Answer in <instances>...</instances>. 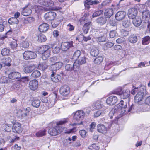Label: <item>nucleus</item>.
<instances>
[{
  "mask_svg": "<svg viewBox=\"0 0 150 150\" xmlns=\"http://www.w3.org/2000/svg\"><path fill=\"white\" fill-rule=\"evenodd\" d=\"M67 122V121L64 120L59 121L57 123V125L55 127L50 128L48 131L49 134L52 136H56L63 132L65 128L60 125H63Z\"/></svg>",
  "mask_w": 150,
  "mask_h": 150,
  "instance_id": "f257e3e1",
  "label": "nucleus"
},
{
  "mask_svg": "<svg viewBox=\"0 0 150 150\" xmlns=\"http://www.w3.org/2000/svg\"><path fill=\"white\" fill-rule=\"evenodd\" d=\"M144 88H139L140 91L136 94L134 98L135 102L136 103L139 105H141L143 103L142 99L143 97L144 93L146 90Z\"/></svg>",
  "mask_w": 150,
  "mask_h": 150,
  "instance_id": "f03ea898",
  "label": "nucleus"
},
{
  "mask_svg": "<svg viewBox=\"0 0 150 150\" xmlns=\"http://www.w3.org/2000/svg\"><path fill=\"white\" fill-rule=\"evenodd\" d=\"M57 95L55 93H53L48 97V100L47 98H45L46 100H47V105L49 108L53 107L55 104L56 101Z\"/></svg>",
  "mask_w": 150,
  "mask_h": 150,
  "instance_id": "7ed1b4c3",
  "label": "nucleus"
},
{
  "mask_svg": "<svg viewBox=\"0 0 150 150\" xmlns=\"http://www.w3.org/2000/svg\"><path fill=\"white\" fill-rule=\"evenodd\" d=\"M127 107V103L123 100L121 101L118 105L115 106L117 107V110L122 116L126 111V108Z\"/></svg>",
  "mask_w": 150,
  "mask_h": 150,
  "instance_id": "20e7f679",
  "label": "nucleus"
},
{
  "mask_svg": "<svg viewBox=\"0 0 150 150\" xmlns=\"http://www.w3.org/2000/svg\"><path fill=\"white\" fill-rule=\"evenodd\" d=\"M85 115L84 112L81 110H78L74 114V118L77 121H81L84 118Z\"/></svg>",
  "mask_w": 150,
  "mask_h": 150,
  "instance_id": "39448f33",
  "label": "nucleus"
},
{
  "mask_svg": "<svg viewBox=\"0 0 150 150\" xmlns=\"http://www.w3.org/2000/svg\"><path fill=\"white\" fill-rule=\"evenodd\" d=\"M115 92L117 94L121 95V97L123 99L127 98L130 94V91L128 89L122 92V88H120L117 90Z\"/></svg>",
  "mask_w": 150,
  "mask_h": 150,
  "instance_id": "423d86ee",
  "label": "nucleus"
},
{
  "mask_svg": "<svg viewBox=\"0 0 150 150\" xmlns=\"http://www.w3.org/2000/svg\"><path fill=\"white\" fill-rule=\"evenodd\" d=\"M23 58L26 60L35 59L36 57V54L31 51H25L23 53Z\"/></svg>",
  "mask_w": 150,
  "mask_h": 150,
  "instance_id": "0eeeda50",
  "label": "nucleus"
},
{
  "mask_svg": "<svg viewBox=\"0 0 150 150\" xmlns=\"http://www.w3.org/2000/svg\"><path fill=\"white\" fill-rule=\"evenodd\" d=\"M70 91V87L67 85L62 86L60 88L59 92L60 94L64 96H66L69 94Z\"/></svg>",
  "mask_w": 150,
  "mask_h": 150,
  "instance_id": "6e6552de",
  "label": "nucleus"
},
{
  "mask_svg": "<svg viewBox=\"0 0 150 150\" xmlns=\"http://www.w3.org/2000/svg\"><path fill=\"white\" fill-rule=\"evenodd\" d=\"M137 9L135 8H132L128 10V16L129 18L131 19H133L136 18L137 14Z\"/></svg>",
  "mask_w": 150,
  "mask_h": 150,
  "instance_id": "1a4fd4ad",
  "label": "nucleus"
},
{
  "mask_svg": "<svg viewBox=\"0 0 150 150\" xmlns=\"http://www.w3.org/2000/svg\"><path fill=\"white\" fill-rule=\"evenodd\" d=\"M142 21L144 23H147L150 19V12L149 10L144 11L142 15Z\"/></svg>",
  "mask_w": 150,
  "mask_h": 150,
  "instance_id": "9d476101",
  "label": "nucleus"
},
{
  "mask_svg": "<svg viewBox=\"0 0 150 150\" xmlns=\"http://www.w3.org/2000/svg\"><path fill=\"white\" fill-rule=\"evenodd\" d=\"M12 130L13 132L16 133H20L22 131L21 125L20 123L18 122L15 123L12 127Z\"/></svg>",
  "mask_w": 150,
  "mask_h": 150,
  "instance_id": "9b49d317",
  "label": "nucleus"
},
{
  "mask_svg": "<svg viewBox=\"0 0 150 150\" xmlns=\"http://www.w3.org/2000/svg\"><path fill=\"white\" fill-rule=\"evenodd\" d=\"M114 115H117L118 118H120L122 116L117 110L116 107H115L112 110L109 114V116L110 117V119H112Z\"/></svg>",
  "mask_w": 150,
  "mask_h": 150,
  "instance_id": "f8f14e48",
  "label": "nucleus"
},
{
  "mask_svg": "<svg viewBox=\"0 0 150 150\" xmlns=\"http://www.w3.org/2000/svg\"><path fill=\"white\" fill-rule=\"evenodd\" d=\"M117 97L114 96H112L108 97L106 100V103L109 105L115 104L117 101Z\"/></svg>",
  "mask_w": 150,
  "mask_h": 150,
  "instance_id": "ddd939ff",
  "label": "nucleus"
},
{
  "mask_svg": "<svg viewBox=\"0 0 150 150\" xmlns=\"http://www.w3.org/2000/svg\"><path fill=\"white\" fill-rule=\"evenodd\" d=\"M63 65V63L61 62H56L54 64H52L50 67V70L52 71H56L61 68Z\"/></svg>",
  "mask_w": 150,
  "mask_h": 150,
  "instance_id": "4468645a",
  "label": "nucleus"
},
{
  "mask_svg": "<svg viewBox=\"0 0 150 150\" xmlns=\"http://www.w3.org/2000/svg\"><path fill=\"white\" fill-rule=\"evenodd\" d=\"M56 16L55 13L54 12H49L46 13L44 16L45 19L47 21L54 20Z\"/></svg>",
  "mask_w": 150,
  "mask_h": 150,
  "instance_id": "2eb2a0df",
  "label": "nucleus"
},
{
  "mask_svg": "<svg viewBox=\"0 0 150 150\" xmlns=\"http://www.w3.org/2000/svg\"><path fill=\"white\" fill-rule=\"evenodd\" d=\"M38 86V81L34 79L31 81L29 83V87L32 90H35L37 89Z\"/></svg>",
  "mask_w": 150,
  "mask_h": 150,
  "instance_id": "dca6fc26",
  "label": "nucleus"
},
{
  "mask_svg": "<svg viewBox=\"0 0 150 150\" xmlns=\"http://www.w3.org/2000/svg\"><path fill=\"white\" fill-rule=\"evenodd\" d=\"M72 42H62L61 44L62 49L63 51H67L72 47Z\"/></svg>",
  "mask_w": 150,
  "mask_h": 150,
  "instance_id": "f3484780",
  "label": "nucleus"
},
{
  "mask_svg": "<svg viewBox=\"0 0 150 150\" xmlns=\"http://www.w3.org/2000/svg\"><path fill=\"white\" fill-rule=\"evenodd\" d=\"M126 14V13L124 11H119L115 15V18L117 21L122 20L124 19Z\"/></svg>",
  "mask_w": 150,
  "mask_h": 150,
  "instance_id": "a211bd4d",
  "label": "nucleus"
},
{
  "mask_svg": "<svg viewBox=\"0 0 150 150\" xmlns=\"http://www.w3.org/2000/svg\"><path fill=\"white\" fill-rule=\"evenodd\" d=\"M51 78L52 81L55 82H59L61 79V76L59 75H57L54 71L52 72Z\"/></svg>",
  "mask_w": 150,
  "mask_h": 150,
  "instance_id": "6ab92c4d",
  "label": "nucleus"
},
{
  "mask_svg": "<svg viewBox=\"0 0 150 150\" xmlns=\"http://www.w3.org/2000/svg\"><path fill=\"white\" fill-rule=\"evenodd\" d=\"M37 67L36 65L32 64L25 67L23 69L24 71L26 73H31L33 70L35 69Z\"/></svg>",
  "mask_w": 150,
  "mask_h": 150,
  "instance_id": "aec40b11",
  "label": "nucleus"
},
{
  "mask_svg": "<svg viewBox=\"0 0 150 150\" xmlns=\"http://www.w3.org/2000/svg\"><path fill=\"white\" fill-rule=\"evenodd\" d=\"M47 51H51L50 50V46L47 45H43L39 48L38 52L39 54H41Z\"/></svg>",
  "mask_w": 150,
  "mask_h": 150,
  "instance_id": "412c9836",
  "label": "nucleus"
},
{
  "mask_svg": "<svg viewBox=\"0 0 150 150\" xmlns=\"http://www.w3.org/2000/svg\"><path fill=\"white\" fill-rule=\"evenodd\" d=\"M8 77L11 79H15L21 77V74L17 72H11L8 74Z\"/></svg>",
  "mask_w": 150,
  "mask_h": 150,
  "instance_id": "4be33fe9",
  "label": "nucleus"
},
{
  "mask_svg": "<svg viewBox=\"0 0 150 150\" xmlns=\"http://www.w3.org/2000/svg\"><path fill=\"white\" fill-rule=\"evenodd\" d=\"M49 27V25L48 24L43 23L39 25L38 29L41 32H45L48 30Z\"/></svg>",
  "mask_w": 150,
  "mask_h": 150,
  "instance_id": "5701e85b",
  "label": "nucleus"
},
{
  "mask_svg": "<svg viewBox=\"0 0 150 150\" xmlns=\"http://www.w3.org/2000/svg\"><path fill=\"white\" fill-rule=\"evenodd\" d=\"M54 5L53 2L51 0H44L43 5L46 6V7H51L52 8V10H57L58 9L54 8L52 7Z\"/></svg>",
  "mask_w": 150,
  "mask_h": 150,
  "instance_id": "b1692460",
  "label": "nucleus"
},
{
  "mask_svg": "<svg viewBox=\"0 0 150 150\" xmlns=\"http://www.w3.org/2000/svg\"><path fill=\"white\" fill-rule=\"evenodd\" d=\"M97 130L100 133L105 134L107 131V128L104 125L100 124L97 125Z\"/></svg>",
  "mask_w": 150,
  "mask_h": 150,
  "instance_id": "393cba45",
  "label": "nucleus"
},
{
  "mask_svg": "<svg viewBox=\"0 0 150 150\" xmlns=\"http://www.w3.org/2000/svg\"><path fill=\"white\" fill-rule=\"evenodd\" d=\"M89 14L87 13H85L84 15L79 20L80 23L81 24H83L84 23H87L89 21H88V17Z\"/></svg>",
  "mask_w": 150,
  "mask_h": 150,
  "instance_id": "a878e982",
  "label": "nucleus"
},
{
  "mask_svg": "<svg viewBox=\"0 0 150 150\" xmlns=\"http://www.w3.org/2000/svg\"><path fill=\"white\" fill-rule=\"evenodd\" d=\"M32 12L31 9L27 6L25 7L22 12V14L24 16H28Z\"/></svg>",
  "mask_w": 150,
  "mask_h": 150,
  "instance_id": "bb28decb",
  "label": "nucleus"
},
{
  "mask_svg": "<svg viewBox=\"0 0 150 150\" xmlns=\"http://www.w3.org/2000/svg\"><path fill=\"white\" fill-rule=\"evenodd\" d=\"M98 1H97L95 0L93 1L92 0H86L84 2V4L85 6L88 9L90 8L89 5H92L94 4H97Z\"/></svg>",
  "mask_w": 150,
  "mask_h": 150,
  "instance_id": "cd10ccee",
  "label": "nucleus"
},
{
  "mask_svg": "<svg viewBox=\"0 0 150 150\" xmlns=\"http://www.w3.org/2000/svg\"><path fill=\"white\" fill-rule=\"evenodd\" d=\"M35 11L37 12H40L41 10H43L45 11H47L52 10V8L51 7H43L40 6H35Z\"/></svg>",
  "mask_w": 150,
  "mask_h": 150,
  "instance_id": "c85d7f7f",
  "label": "nucleus"
},
{
  "mask_svg": "<svg viewBox=\"0 0 150 150\" xmlns=\"http://www.w3.org/2000/svg\"><path fill=\"white\" fill-rule=\"evenodd\" d=\"M113 14V10L112 8H108L105 10L104 13L105 16L108 18L110 17Z\"/></svg>",
  "mask_w": 150,
  "mask_h": 150,
  "instance_id": "c756f323",
  "label": "nucleus"
},
{
  "mask_svg": "<svg viewBox=\"0 0 150 150\" xmlns=\"http://www.w3.org/2000/svg\"><path fill=\"white\" fill-rule=\"evenodd\" d=\"M24 109L21 108L19 109L17 112L16 116L18 118L22 119L25 117L24 114Z\"/></svg>",
  "mask_w": 150,
  "mask_h": 150,
  "instance_id": "7c9ffc66",
  "label": "nucleus"
},
{
  "mask_svg": "<svg viewBox=\"0 0 150 150\" xmlns=\"http://www.w3.org/2000/svg\"><path fill=\"white\" fill-rule=\"evenodd\" d=\"M2 63L5 65L9 66H10V63L11 62V59L9 57H7L6 58H4L2 59Z\"/></svg>",
  "mask_w": 150,
  "mask_h": 150,
  "instance_id": "2f4dec72",
  "label": "nucleus"
},
{
  "mask_svg": "<svg viewBox=\"0 0 150 150\" xmlns=\"http://www.w3.org/2000/svg\"><path fill=\"white\" fill-rule=\"evenodd\" d=\"M90 23L91 22L89 21L84 24L83 28V30L85 33L86 34L88 33L90 28Z\"/></svg>",
  "mask_w": 150,
  "mask_h": 150,
  "instance_id": "473e14b6",
  "label": "nucleus"
},
{
  "mask_svg": "<svg viewBox=\"0 0 150 150\" xmlns=\"http://www.w3.org/2000/svg\"><path fill=\"white\" fill-rule=\"evenodd\" d=\"M137 37L134 35H130L128 39V41L131 43H136L137 41Z\"/></svg>",
  "mask_w": 150,
  "mask_h": 150,
  "instance_id": "72a5a7b5",
  "label": "nucleus"
},
{
  "mask_svg": "<svg viewBox=\"0 0 150 150\" xmlns=\"http://www.w3.org/2000/svg\"><path fill=\"white\" fill-rule=\"evenodd\" d=\"M132 21L133 25L136 27L139 26L142 23V20L140 18H135Z\"/></svg>",
  "mask_w": 150,
  "mask_h": 150,
  "instance_id": "f704fd0d",
  "label": "nucleus"
},
{
  "mask_svg": "<svg viewBox=\"0 0 150 150\" xmlns=\"http://www.w3.org/2000/svg\"><path fill=\"white\" fill-rule=\"evenodd\" d=\"M38 41L40 42H44L47 40L46 37L42 33H40L38 35Z\"/></svg>",
  "mask_w": 150,
  "mask_h": 150,
  "instance_id": "c9c22d12",
  "label": "nucleus"
},
{
  "mask_svg": "<svg viewBox=\"0 0 150 150\" xmlns=\"http://www.w3.org/2000/svg\"><path fill=\"white\" fill-rule=\"evenodd\" d=\"M108 112L107 110L102 111L98 110L94 114V116L95 117H97L101 115H103L105 114Z\"/></svg>",
  "mask_w": 150,
  "mask_h": 150,
  "instance_id": "e433bc0d",
  "label": "nucleus"
},
{
  "mask_svg": "<svg viewBox=\"0 0 150 150\" xmlns=\"http://www.w3.org/2000/svg\"><path fill=\"white\" fill-rule=\"evenodd\" d=\"M76 61L77 62L79 65H81L86 63V60L85 57L81 56Z\"/></svg>",
  "mask_w": 150,
  "mask_h": 150,
  "instance_id": "4c0bfd02",
  "label": "nucleus"
},
{
  "mask_svg": "<svg viewBox=\"0 0 150 150\" xmlns=\"http://www.w3.org/2000/svg\"><path fill=\"white\" fill-rule=\"evenodd\" d=\"M8 22L9 24L14 25L18 24L19 21L17 18L13 17L10 18L8 20Z\"/></svg>",
  "mask_w": 150,
  "mask_h": 150,
  "instance_id": "58836bf2",
  "label": "nucleus"
},
{
  "mask_svg": "<svg viewBox=\"0 0 150 150\" xmlns=\"http://www.w3.org/2000/svg\"><path fill=\"white\" fill-rule=\"evenodd\" d=\"M99 50L96 48H93L90 51L91 56L93 57L97 56L99 54Z\"/></svg>",
  "mask_w": 150,
  "mask_h": 150,
  "instance_id": "ea45409f",
  "label": "nucleus"
},
{
  "mask_svg": "<svg viewBox=\"0 0 150 150\" xmlns=\"http://www.w3.org/2000/svg\"><path fill=\"white\" fill-rule=\"evenodd\" d=\"M102 103L100 101L98 100L93 105L94 107L96 109H99L102 108Z\"/></svg>",
  "mask_w": 150,
  "mask_h": 150,
  "instance_id": "a19ab883",
  "label": "nucleus"
},
{
  "mask_svg": "<svg viewBox=\"0 0 150 150\" xmlns=\"http://www.w3.org/2000/svg\"><path fill=\"white\" fill-rule=\"evenodd\" d=\"M103 57L102 56H99L96 57L94 60L95 64H100L103 61Z\"/></svg>",
  "mask_w": 150,
  "mask_h": 150,
  "instance_id": "79ce46f5",
  "label": "nucleus"
},
{
  "mask_svg": "<svg viewBox=\"0 0 150 150\" xmlns=\"http://www.w3.org/2000/svg\"><path fill=\"white\" fill-rule=\"evenodd\" d=\"M41 75L40 72L38 70L34 71L32 73L31 76L33 78H36L39 77Z\"/></svg>",
  "mask_w": 150,
  "mask_h": 150,
  "instance_id": "37998d69",
  "label": "nucleus"
},
{
  "mask_svg": "<svg viewBox=\"0 0 150 150\" xmlns=\"http://www.w3.org/2000/svg\"><path fill=\"white\" fill-rule=\"evenodd\" d=\"M46 131L45 129L40 130L36 133L35 135L37 137H42L46 135Z\"/></svg>",
  "mask_w": 150,
  "mask_h": 150,
  "instance_id": "c03bdc74",
  "label": "nucleus"
},
{
  "mask_svg": "<svg viewBox=\"0 0 150 150\" xmlns=\"http://www.w3.org/2000/svg\"><path fill=\"white\" fill-rule=\"evenodd\" d=\"M106 19L104 17H100L96 20L97 22L100 25L105 24L106 23Z\"/></svg>",
  "mask_w": 150,
  "mask_h": 150,
  "instance_id": "a18cd8bd",
  "label": "nucleus"
},
{
  "mask_svg": "<svg viewBox=\"0 0 150 150\" xmlns=\"http://www.w3.org/2000/svg\"><path fill=\"white\" fill-rule=\"evenodd\" d=\"M51 51H47V52H44L42 56V59L43 60L47 59L50 56Z\"/></svg>",
  "mask_w": 150,
  "mask_h": 150,
  "instance_id": "49530a36",
  "label": "nucleus"
},
{
  "mask_svg": "<svg viewBox=\"0 0 150 150\" xmlns=\"http://www.w3.org/2000/svg\"><path fill=\"white\" fill-rule=\"evenodd\" d=\"M40 101L39 100L35 99L33 101L32 105L34 107L38 108L40 106Z\"/></svg>",
  "mask_w": 150,
  "mask_h": 150,
  "instance_id": "de8ad7c7",
  "label": "nucleus"
},
{
  "mask_svg": "<svg viewBox=\"0 0 150 150\" xmlns=\"http://www.w3.org/2000/svg\"><path fill=\"white\" fill-rule=\"evenodd\" d=\"M150 42V38L149 36H147L143 38L142 44L146 45L149 44Z\"/></svg>",
  "mask_w": 150,
  "mask_h": 150,
  "instance_id": "09e8293b",
  "label": "nucleus"
},
{
  "mask_svg": "<svg viewBox=\"0 0 150 150\" xmlns=\"http://www.w3.org/2000/svg\"><path fill=\"white\" fill-rule=\"evenodd\" d=\"M81 54V52L80 51L78 50L74 52L73 54V59H78L80 57V55Z\"/></svg>",
  "mask_w": 150,
  "mask_h": 150,
  "instance_id": "8fccbe9b",
  "label": "nucleus"
},
{
  "mask_svg": "<svg viewBox=\"0 0 150 150\" xmlns=\"http://www.w3.org/2000/svg\"><path fill=\"white\" fill-rule=\"evenodd\" d=\"M107 39V36L106 35H104L103 36L99 37L97 38V40L98 41L100 42H105Z\"/></svg>",
  "mask_w": 150,
  "mask_h": 150,
  "instance_id": "3c124183",
  "label": "nucleus"
},
{
  "mask_svg": "<svg viewBox=\"0 0 150 150\" xmlns=\"http://www.w3.org/2000/svg\"><path fill=\"white\" fill-rule=\"evenodd\" d=\"M88 149L89 150H99V148L96 144H93L89 146Z\"/></svg>",
  "mask_w": 150,
  "mask_h": 150,
  "instance_id": "603ef678",
  "label": "nucleus"
},
{
  "mask_svg": "<svg viewBox=\"0 0 150 150\" xmlns=\"http://www.w3.org/2000/svg\"><path fill=\"white\" fill-rule=\"evenodd\" d=\"M21 82L20 81H17L13 84V87L16 89H18L21 86Z\"/></svg>",
  "mask_w": 150,
  "mask_h": 150,
  "instance_id": "864d4df0",
  "label": "nucleus"
},
{
  "mask_svg": "<svg viewBox=\"0 0 150 150\" xmlns=\"http://www.w3.org/2000/svg\"><path fill=\"white\" fill-rule=\"evenodd\" d=\"M21 45L23 48H26L28 47L29 45L28 41L26 40H25L21 43Z\"/></svg>",
  "mask_w": 150,
  "mask_h": 150,
  "instance_id": "5fc2aeb1",
  "label": "nucleus"
},
{
  "mask_svg": "<svg viewBox=\"0 0 150 150\" xmlns=\"http://www.w3.org/2000/svg\"><path fill=\"white\" fill-rule=\"evenodd\" d=\"M47 65L45 62L43 63L42 64H39L38 66L39 69L42 70H45L47 68Z\"/></svg>",
  "mask_w": 150,
  "mask_h": 150,
  "instance_id": "6e6d98bb",
  "label": "nucleus"
},
{
  "mask_svg": "<svg viewBox=\"0 0 150 150\" xmlns=\"http://www.w3.org/2000/svg\"><path fill=\"white\" fill-rule=\"evenodd\" d=\"M35 19L33 17H29L25 19L24 20V22L25 23H31L34 21Z\"/></svg>",
  "mask_w": 150,
  "mask_h": 150,
  "instance_id": "4d7b16f0",
  "label": "nucleus"
},
{
  "mask_svg": "<svg viewBox=\"0 0 150 150\" xmlns=\"http://www.w3.org/2000/svg\"><path fill=\"white\" fill-rule=\"evenodd\" d=\"M10 45L12 49H15L18 45L17 41L15 40L12 41L10 44Z\"/></svg>",
  "mask_w": 150,
  "mask_h": 150,
  "instance_id": "13d9d810",
  "label": "nucleus"
},
{
  "mask_svg": "<svg viewBox=\"0 0 150 150\" xmlns=\"http://www.w3.org/2000/svg\"><path fill=\"white\" fill-rule=\"evenodd\" d=\"M145 103L148 105L147 107V111H150V96L148 97L145 100Z\"/></svg>",
  "mask_w": 150,
  "mask_h": 150,
  "instance_id": "bf43d9fd",
  "label": "nucleus"
},
{
  "mask_svg": "<svg viewBox=\"0 0 150 150\" xmlns=\"http://www.w3.org/2000/svg\"><path fill=\"white\" fill-rule=\"evenodd\" d=\"M9 50L8 49L4 48L1 51V53L2 55L5 56L8 54Z\"/></svg>",
  "mask_w": 150,
  "mask_h": 150,
  "instance_id": "052dcab7",
  "label": "nucleus"
},
{
  "mask_svg": "<svg viewBox=\"0 0 150 150\" xmlns=\"http://www.w3.org/2000/svg\"><path fill=\"white\" fill-rule=\"evenodd\" d=\"M103 11L102 10H99L95 12L93 14V17H97L103 13Z\"/></svg>",
  "mask_w": 150,
  "mask_h": 150,
  "instance_id": "680f3d73",
  "label": "nucleus"
},
{
  "mask_svg": "<svg viewBox=\"0 0 150 150\" xmlns=\"http://www.w3.org/2000/svg\"><path fill=\"white\" fill-rule=\"evenodd\" d=\"M4 128L5 131L8 132L11 131V127L9 125L5 124L4 126Z\"/></svg>",
  "mask_w": 150,
  "mask_h": 150,
  "instance_id": "e2e57ef3",
  "label": "nucleus"
},
{
  "mask_svg": "<svg viewBox=\"0 0 150 150\" xmlns=\"http://www.w3.org/2000/svg\"><path fill=\"white\" fill-rule=\"evenodd\" d=\"M96 126L95 122H93L91 123L90 126V131L91 132H92Z\"/></svg>",
  "mask_w": 150,
  "mask_h": 150,
  "instance_id": "0e129e2a",
  "label": "nucleus"
},
{
  "mask_svg": "<svg viewBox=\"0 0 150 150\" xmlns=\"http://www.w3.org/2000/svg\"><path fill=\"white\" fill-rule=\"evenodd\" d=\"M30 110L31 109L29 107L25 109H24V115L25 116V117L27 116L28 115L29 112Z\"/></svg>",
  "mask_w": 150,
  "mask_h": 150,
  "instance_id": "69168bd1",
  "label": "nucleus"
},
{
  "mask_svg": "<svg viewBox=\"0 0 150 150\" xmlns=\"http://www.w3.org/2000/svg\"><path fill=\"white\" fill-rule=\"evenodd\" d=\"M65 68L66 70L70 71L73 70L72 65L69 64H67L65 66Z\"/></svg>",
  "mask_w": 150,
  "mask_h": 150,
  "instance_id": "338daca9",
  "label": "nucleus"
},
{
  "mask_svg": "<svg viewBox=\"0 0 150 150\" xmlns=\"http://www.w3.org/2000/svg\"><path fill=\"white\" fill-rule=\"evenodd\" d=\"M78 63L75 61L73 64V70L76 71L79 69V66Z\"/></svg>",
  "mask_w": 150,
  "mask_h": 150,
  "instance_id": "774afa93",
  "label": "nucleus"
}]
</instances>
